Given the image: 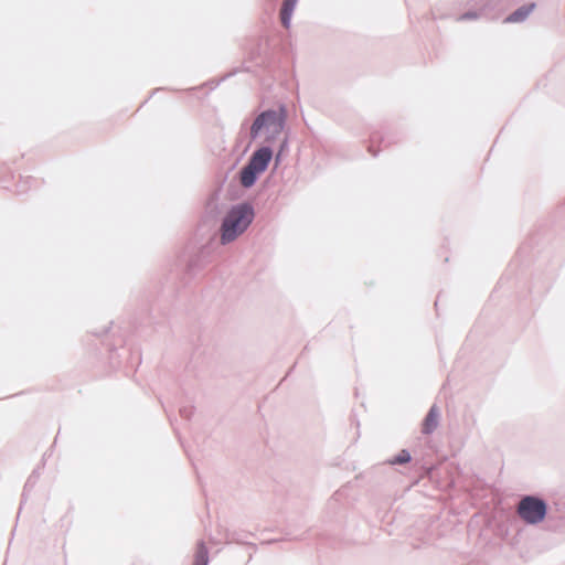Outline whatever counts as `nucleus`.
<instances>
[{
	"label": "nucleus",
	"mask_w": 565,
	"mask_h": 565,
	"mask_svg": "<svg viewBox=\"0 0 565 565\" xmlns=\"http://www.w3.org/2000/svg\"><path fill=\"white\" fill-rule=\"evenodd\" d=\"M253 216L252 207L246 204L233 207L227 213L222 224V243H230L239 236L252 223Z\"/></svg>",
	"instance_id": "f257e3e1"
},
{
	"label": "nucleus",
	"mask_w": 565,
	"mask_h": 565,
	"mask_svg": "<svg viewBox=\"0 0 565 565\" xmlns=\"http://www.w3.org/2000/svg\"><path fill=\"white\" fill-rule=\"evenodd\" d=\"M284 129V118L275 110L262 113L250 128L252 138L264 136L266 141L275 140Z\"/></svg>",
	"instance_id": "f03ea898"
},
{
	"label": "nucleus",
	"mask_w": 565,
	"mask_h": 565,
	"mask_svg": "<svg viewBox=\"0 0 565 565\" xmlns=\"http://www.w3.org/2000/svg\"><path fill=\"white\" fill-rule=\"evenodd\" d=\"M545 502L536 497H524L518 505L519 516L529 524L542 522L546 515Z\"/></svg>",
	"instance_id": "7ed1b4c3"
},
{
	"label": "nucleus",
	"mask_w": 565,
	"mask_h": 565,
	"mask_svg": "<svg viewBox=\"0 0 565 565\" xmlns=\"http://www.w3.org/2000/svg\"><path fill=\"white\" fill-rule=\"evenodd\" d=\"M273 152L269 148L258 149L250 158L248 164L256 171L264 172L271 159Z\"/></svg>",
	"instance_id": "20e7f679"
},
{
	"label": "nucleus",
	"mask_w": 565,
	"mask_h": 565,
	"mask_svg": "<svg viewBox=\"0 0 565 565\" xmlns=\"http://www.w3.org/2000/svg\"><path fill=\"white\" fill-rule=\"evenodd\" d=\"M438 417H439L438 409L436 406H433L430 408V411L428 412V414L425 418L424 425H423V431L425 434H430L437 427Z\"/></svg>",
	"instance_id": "39448f33"
},
{
	"label": "nucleus",
	"mask_w": 565,
	"mask_h": 565,
	"mask_svg": "<svg viewBox=\"0 0 565 565\" xmlns=\"http://www.w3.org/2000/svg\"><path fill=\"white\" fill-rule=\"evenodd\" d=\"M296 0H285L280 11L281 23L285 28H289L290 18L296 7Z\"/></svg>",
	"instance_id": "423d86ee"
},
{
	"label": "nucleus",
	"mask_w": 565,
	"mask_h": 565,
	"mask_svg": "<svg viewBox=\"0 0 565 565\" xmlns=\"http://www.w3.org/2000/svg\"><path fill=\"white\" fill-rule=\"evenodd\" d=\"M262 173L260 171H256L255 169L250 168L249 164H247L241 172V183L245 188L252 186L255 181L257 174Z\"/></svg>",
	"instance_id": "0eeeda50"
},
{
	"label": "nucleus",
	"mask_w": 565,
	"mask_h": 565,
	"mask_svg": "<svg viewBox=\"0 0 565 565\" xmlns=\"http://www.w3.org/2000/svg\"><path fill=\"white\" fill-rule=\"evenodd\" d=\"M207 550L204 543H200L195 551V559L193 565H207Z\"/></svg>",
	"instance_id": "6e6552de"
},
{
	"label": "nucleus",
	"mask_w": 565,
	"mask_h": 565,
	"mask_svg": "<svg viewBox=\"0 0 565 565\" xmlns=\"http://www.w3.org/2000/svg\"><path fill=\"white\" fill-rule=\"evenodd\" d=\"M534 4H531L526 8H521L519 10H516L514 13H512L509 18H508V21L510 22H519L521 20H523L529 13L530 11L533 9Z\"/></svg>",
	"instance_id": "1a4fd4ad"
},
{
	"label": "nucleus",
	"mask_w": 565,
	"mask_h": 565,
	"mask_svg": "<svg viewBox=\"0 0 565 565\" xmlns=\"http://www.w3.org/2000/svg\"><path fill=\"white\" fill-rule=\"evenodd\" d=\"M411 460V455L406 450H402L393 460L392 463H406Z\"/></svg>",
	"instance_id": "9d476101"
}]
</instances>
